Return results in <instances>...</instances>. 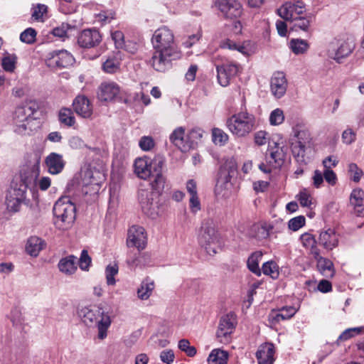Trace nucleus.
<instances>
[{"mask_svg":"<svg viewBox=\"0 0 364 364\" xmlns=\"http://www.w3.org/2000/svg\"><path fill=\"white\" fill-rule=\"evenodd\" d=\"M38 176V173L33 168L25 167L14 178L6 196L5 204L8 211L18 212L22 205L29 204L28 191L33 192Z\"/></svg>","mask_w":364,"mask_h":364,"instance_id":"f257e3e1","label":"nucleus"},{"mask_svg":"<svg viewBox=\"0 0 364 364\" xmlns=\"http://www.w3.org/2000/svg\"><path fill=\"white\" fill-rule=\"evenodd\" d=\"M151 186L154 191L141 189L139 192V201L142 211L146 215L155 218L159 214L158 198L165 188L166 178L163 173L154 175Z\"/></svg>","mask_w":364,"mask_h":364,"instance_id":"f03ea898","label":"nucleus"},{"mask_svg":"<svg viewBox=\"0 0 364 364\" xmlns=\"http://www.w3.org/2000/svg\"><path fill=\"white\" fill-rule=\"evenodd\" d=\"M78 314L85 325L97 326L99 339L104 340L107 336V330L112 322L108 313L99 307L84 306L79 310Z\"/></svg>","mask_w":364,"mask_h":364,"instance_id":"7ed1b4c3","label":"nucleus"},{"mask_svg":"<svg viewBox=\"0 0 364 364\" xmlns=\"http://www.w3.org/2000/svg\"><path fill=\"white\" fill-rule=\"evenodd\" d=\"M198 243L210 255H214L221 250L223 242L212 218H207L203 222Z\"/></svg>","mask_w":364,"mask_h":364,"instance_id":"20e7f679","label":"nucleus"},{"mask_svg":"<svg viewBox=\"0 0 364 364\" xmlns=\"http://www.w3.org/2000/svg\"><path fill=\"white\" fill-rule=\"evenodd\" d=\"M75 205L69 196L60 198L53 208L55 227L62 230L69 229L75 220Z\"/></svg>","mask_w":364,"mask_h":364,"instance_id":"39448f33","label":"nucleus"},{"mask_svg":"<svg viewBox=\"0 0 364 364\" xmlns=\"http://www.w3.org/2000/svg\"><path fill=\"white\" fill-rule=\"evenodd\" d=\"M226 126L233 135L245 137L255 129L256 118L247 109H242L227 119Z\"/></svg>","mask_w":364,"mask_h":364,"instance_id":"423d86ee","label":"nucleus"},{"mask_svg":"<svg viewBox=\"0 0 364 364\" xmlns=\"http://www.w3.org/2000/svg\"><path fill=\"white\" fill-rule=\"evenodd\" d=\"M35 112V108L28 105L17 107L12 118L14 132L20 135H30L34 129Z\"/></svg>","mask_w":364,"mask_h":364,"instance_id":"0eeeda50","label":"nucleus"},{"mask_svg":"<svg viewBox=\"0 0 364 364\" xmlns=\"http://www.w3.org/2000/svg\"><path fill=\"white\" fill-rule=\"evenodd\" d=\"M354 48L353 39L347 35H343L333 38L328 43L327 55L330 58L339 62L342 58L348 56Z\"/></svg>","mask_w":364,"mask_h":364,"instance_id":"6e6552de","label":"nucleus"},{"mask_svg":"<svg viewBox=\"0 0 364 364\" xmlns=\"http://www.w3.org/2000/svg\"><path fill=\"white\" fill-rule=\"evenodd\" d=\"M151 41L154 49L165 52H178L175 44L173 33L166 26H162L156 30Z\"/></svg>","mask_w":364,"mask_h":364,"instance_id":"1a4fd4ad","label":"nucleus"},{"mask_svg":"<svg viewBox=\"0 0 364 364\" xmlns=\"http://www.w3.org/2000/svg\"><path fill=\"white\" fill-rule=\"evenodd\" d=\"M267 151L266 163L259 164V170L266 173H270L273 168L281 166L286 156L284 147L280 146L277 143L269 145Z\"/></svg>","mask_w":364,"mask_h":364,"instance_id":"9d476101","label":"nucleus"},{"mask_svg":"<svg viewBox=\"0 0 364 364\" xmlns=\"http://www.w3.org/2000/svg\"><path fill=\"white\" fill-rule=\"evenodd\" d=\"M237 325V316L230 312L223 316L219 321L216 331V338L218 341L224 344L229 343L231 341V335L234 332Z\"/></svg>","mask_w":364,"mask_h":364,"instance_id":"9b49d317","label":"nucleus"},{"mask_svg":"<svg viewBox=\"0 0 364 364\" xmlns=\"http://www.w3.org/2000/svg\"><path fill=\"white\" fill-rule=\"evenodd\" d=\"M180 57L179 52H165L154 49L148 64L157 72H165L171 67V61Z\"/></svg>","mask_w":364,"mask_h":364,"instance_id":"f8f14e48","label":"nucleus"},{"mask_svg":"<svg viewBox=\"0 0 364 364\" xmlns=\"http://www.w3.org/2000/svg\"><path fill=\"white\" fill-rule=\"evenodd\" d=\"M305 12V4L301 1L285 2L277 10V14L282 18L289 22Z\"/></svg>","mask_w":364,"mask_h":364,"instance_id":"ddd939ff","label":"nucleus"},{"mask_svg":"<svg viewBox=\"0 0 364 364\" xmlns=\"http://www.w3.org/2000/svg\"><path fill=\"white\" fill-rule=\"evenodd\" d=\"M73 55L65 50L48 53L46 60V65L52 69L66 68L73 65Z\"/></svg>","mask_w":364,"mask_h":364,"instance_id":"4468645a","label":"nucleus"},{"mask_svg":"<svg viewBox=\"0 0 364 364\" xmlns=\"http://www.w3.org/2000/svg\"><path fill=\"white\" fill-rule=\"evenodd\" d=\"M230 179V171H228L225 168H221L214 191L218 198L223 199L230 196L232 188Z\"/></svg>","mask_w":364,"mask_h":364,"instance_id":"2eb2a0df","label":"nucleus"},{"mask_svg":"<svg viewBox=\"0 0 364 364\" xmlns=\"http://www.w3.org/2000/svg\"><path fill=\"white\" fill-rule=\"evenodd\" d=\"M218 82L222 87H227L240 71V65L234 63H222L216 65Z\"/></svg>","mask_w":364,"mask_h":364,"instance_id":"dca6fc26","label":"nucleus"},{"mask_svg":"<svg viewBox=\"0 0 364 364\" xmlns=\"http://www.w3.org/2000/svg\"><path fill=\"white\" fill-rule=\"evenodd\" d=\"M146 233L143 227L132 225L129 229L127 240L128 247H136L139 250H142L146 247Z\"/></svg>","mask_w":364,"mask_h":364,"instance_id":"f3484780","label":"nucleus"},{"mask_svg":"<svg viewBox=\"0 0 364 364\" xmlns=\"http://www.w3.org/2000/svg\"><path fill=\"white\" fill-rule=\"evenodd\" d=\"M215 6L226 18H237L242 14V5L237 0H217Z\"/></svg>","mask_w":364,"mask_h":364,"instance_id":"a211bd4d","label":"nucleus"},{"mask_svg":"<svg viewBox=\"0 0 364 364\" xmlns=\"http://www.w3.org/2000/svg\"><path fill=\"white\" fill-rule=\"evenodd\" d=\"M288 82L283 72L274 73L270 79L271 93L277 99L283 97L287 89Z\"/></svg>","mask_w":364,"mask_h":364,"instance_id":"6ab92c4d","label":"nucleus"},{"mask_svg":"<svg viewBox=\"0 0 364 364\" xmlns=\"http://www.w3.org/2000/svg\"><path fill=\"white\" fill-rule=\"evenodd\" d=\"M102 41V36L100 32L96 29L83 30L77 38V43L82 48H93L100 44Z\"/></svg>","mask_w":364,"mask_h":364,"instance_id":"aec40b11","label":"nucleus"},{"mask_svg":"<svg viewBox=\"0 0 364 364\" xmlns=\"http://www.w3.org/2000/svg\"><path fill=\"white\" fill-rule=\"evenodd\" d=\"M73 107L76 114L82 118L89 119L92 115V105L84 95L77 96L73 100Z\"/></svg>","mask_w":364,"mask_h":364,"instance_id":"412c9836","label":"nucleus"},{"mask_svg":"<svg viewBox=\"0 0 364 364\" xmlns=\"http://www.w3.org/2000/svg\"><path fill=\"white\" fill-rule=\"evenodd\" d=\"M45 164L49 173L56 175L62 172L65 161L63 155L52 152L46 157Z\"/></svg>","mask_w":364,"mask_h":364,"instance_id":"4be33fe9","label":"nucleus"},{"mask_svg":"<svg viewBox=\"0 0 364 364\" xmlns=\"http://www.w3.org/2000/svg\"><path fill=\"white\" fill-rule=\"evenodd\" d=\"M119 85L114 82H104L101 83L98 90V98L101 101H112L119 93Z\"/></svg>","mask_w":364,"mask_h":364,"instance_id":"5701e85b","label":"nucleus"},{"mask_svg":"<svg viewBox=\"0 0 364 364\" xmlns=\"http://www.w3.org/2000/svg\"><path fill=\"white\" fill-rule=\"evenodd\" d=\"M170 141L182 152L190 150V145L188 143L187 135L185 133V128L182 127L175 129L169 136Z\"/></svg>","mask_w":364,"mask_h":364,"instance_id":"b1692460","label":"nucleus"},{"mask_svg":"<svg viewBox=\"0 0 364 364\" xmlns=\"http://www.w3.org/2000/svg\"><path fill=\"white\" fill-rule=\"evenodd\" d=\"M318 243L327 250H332L338 246V236L333 229L328 228L320 232Z\"/></svg>","mask_w":364,"mask_h":364,"instance_id":"393cba45","label":"nucleus"},{"mask_svg":"<svg viewBox=\"0 0 364 364\" xmlns=\"http://www.w3.org/2000/svg\"><path fill=\"white\" fill-rule=\"evenodd\" d=\"M274 347L269 343H264L259 346L256 357L258 364H273L274 361Z\"/></svg>","mask_w":364,"mask_h":364,"instance_id":"a878e982","label":"nucleus"},{"mask_svg":"<svg viewBox=\"0 0 364 364\" xmlns=\"http://www.w3.org/2000/svg\"><path fill=\"white\" fill-rule=\"evenodd\" d=\"M272 226L267 222H259L254 224L249 232L251 237L257 240H262L267 239L269 235V232Z\"/></svg>","mask_w":364,"mask_h":364,"instance_id":"bb28decb","label":"nucleus"},{"mask_svg":"<svg viewBox=\"0 0 364 364\" xmlns=\"http://www.w3.org/2000/svg\"><path fill=\"white\" fill-rule=\"evenodd\" d=\"M135 174L141 179H147L151 176L149 169V159L147 157H139L135 159L134 163Z\"/></svg>","mask_w":364,"mask_h":364,"instance_id":"cd10ccee","label":"nucleus"},{"mask_svg":"<svg viewBox=\"0 0 364 364\" xmlns=\"http://www.w3.org/2000/svg\"><path fill=\"white\" fill-rule=\"evenodd\" d=\"M45 245L46 244L41 238L37 236H31L26 243V252L32 257H37Z\"/></svg>","mask_w":364,"mask_h":364,"instance_id":"c85d7f7f","label":"nucleus"},{"mask_svg":"<svg viewBox=\"0 0 364 364\" xmlns=\"http://www.w3.org/2000/svg\"><path fill=\"white\" fill-rule=\"evenodd\" d=\"M154 282L149 278L144 279L137 289L138 298L141 300L148 299L154 289Z\"/></svg>","mask_w":364,"mask_h":364,"instance_id":"c756f323","label":"nucleus"},{"mask_svg":"<svg viewBox=\"0 0 364 364\" xmlns=\"http://www.w3.org/2000/svg\"><path fill=\"white\" fill-rule=\"evenodd\" d=\"M312 20L313 17L311 15H305L304 16L302 15L299 16V17H296L291 21L292 23L291 29L295 31H308Z\"/></svg>","mask_w":364,"mask_h":364,"instance_id":"7c9ffc66","label":"nucleus"},{"mask_svg":"<svg viewBox=\"0 0 364 364\" xmlns=\"http://www.w3.org/2000/svg\"><path fill=\"white\" fill-rule=\"evenodd\" d=\"M291 149L294 157L297 162L304 164H307L308 159L306 157V145H301V142L299 141H291Z\"/></svg>","mask_w":364,"mask_h":364,"instance_id":"2f4dec72","label":"nucleus"},{"mask_svg":"<svg viewBox=\"0 0 364 364\" xmlns=\"http://www.w3.org/2000/svg\"><path fill=\"white\" fill-rule=\"evenodd\" d=\"M363 192L360 189H355L352 191L350 196V205L353 206L355 210L361 214L364 212L363 206Z\"/></svg>","mask_w":364,"mask_h":364,"instance_id":"473e14b6","label":"nucleus"},{"mask_svg":"<svg viewBox=\"0 0 364 364\" xmlns=\"http://www.w3.org/2000/svg\"><path fill=\"white\" fill-rule=\"evenodd\" d=\"M76 257L74 256H70L68 257L63 258L58 263V268L60 272L66 274H73L77 267L75 265Z\"/></svg>","mask_w":364,"mask_h":364,"instance_id":"72a5a7b5","label":"nucleus"},{"mask_svg":"<svg viewBox=\"0 0 364 364\" xmlns=\"http://www.w3.org/2000/svg\"><path fill=\"white\" fill-rule=\"evenodd\" d=\"M318 271L326 277H333L335 274L333 262L327 258H319L317 261Z\"/></svg>","mask_w":364,"mask_h":364,"instance_id":"f704fd0d","label":"nucleus"},{"mask_svg":"<svg viewBox=\"0 0 364 364\" xmlns=\"http://www.w3.org/2000/svg\"><path fill=\"white\" fill-rule=\"evenodd\" d=\"M228 353L227 351L216 348L213 349L208 358V364H227Z\"/></svg>","mask_w":364,"mask_h":364,"instance_id":"c9c22d12","label":"nucleus"},{"mask_svg":"<svg viewBox=\"0 0 364 364\" xmlns=\"http://www.w3.org/2000/svg\"><path fill=\"white\" fill-rule=\"evenodd\" d=\"M262 257V253L257 251L253 252L248 258L247 265L250 272L257 276L261 275V269L259 267V263Z\"/></svg>","mask_w":364,"mask_h":364,"instance_id":"e433bc0d","label":"nucleus"},{"mask_svg":"<svg viewBox=\"0 0 364 364\" xmlns=\"http://www.w3.org/2000/svg\"><path fill=\"white\" fill-rule=\"evenodd\" d=\"M60 122L68 127H72L75 123L73 111L68 108H62L58 114Z\"/></svg>","mask_w":364,"mask_h":364,"instance_id":"4c0bfd02","label":"nucleus"},{"mask_svg":"<svg viewBox=\"0 0 364 364\" xmlns=\"http://www.w3.org/2000/svg\"><path fill=\"white\" fill-rule=\"evenodd\" d=\"M164 165V158L160 155L156 156L151 161H149V169H151V174L157 175V173H163Z\"/></svg>","mask_w":364,"mask_h":364,"instance_id":"58836bf2","label":"nucleus"},{"mask_svg":"<svg viewBox=\"0 0 364 364\" xmlns=\"http://www.w3.org/2000/svg\"><path fill=\"white\" fill-rule=\"evenodd\" d=\"M229 136L221 129H212V140L215 145L224 146L228 141Z\"/></svg>","mask_w":364,"mask_h":364,"instance_id":"ea45409f","label":"nucleus"},{"mask_svg":"<svg viewBox=\"0 0 364 364\" xmlns=\"http://www.w3.org/2000/svg\"><path fill=\"white\" fill-rule=\"evenodd\" d=\"M262 271L264 274L270 276L272 279H277L279 276V267L274 261L264 262Z\"/></svg>","mask_w":364,"mask_h":364,"instance_id":"a19ab883","label":"nucleus"},{"mask_svg":"<svg viewBox=\"0 0 364 364\" xmlns=\"http://www.w3.org/2000/svg\"><path fill=\"white\" fill-rule=\"evenodd\" d=\"M363 333H364V326L350 328L346 329L339 336L338 341H347L357 335H360Z\"/></svg>","mask_w":364,"mask_h":364,"instance_id":"79ce46f5","label":"nucleus"},{"mask_svg":"<svg viewBox=\"0 0 364 364\" xmlns=\"http://www.w3.org/2000/svg\"><path fill=\"white\" fill-rule=\"evenodd\" d=\"M284 118L283 110L279 108H277L271 112L269 120L271 125L278 126L284 122Z\"/></svg>","mask_w":364,"mask_h":364,"instance_id":"37998d69","label":"nucleus"},{"mask_svg":"<svg viewBox=\"0 0 364 364\" xmlns=\"http://www.w3.org/2000/svg\"><path fill=\"white\" fill-rule=\"evenodd\" d=\"M290 45L292 51L295 54H302L309 48V45L304 40L292 39Z\"/></svg>","mask_w":364,"mask_h":364,"instance_id":"c03bdc74","label":"nucleus"},{"mask_svg":"<svg viewBox=\"0 0 364 364\" xmlns=\"http://www.w3.org/2000/svg\"><path fill=\"white\" fill-rule=\"evenodd\" d=\"M311 141L310 134L306 130H298L294 132L291 141H299L301 145L307 146Z\"/></svg>","mask_w":364,"mask_h":364,"instance_id":"a18cd8bd","label":"nucleus"},{"mask_svg":"<svg viewBox=\"0 0 364 364\" xmlns=\"http://www.w3.org/2000/svg\"><path fill=\"white\" fill-rule=\"evenodd\" d=\"M220 47L222 48L225 49H229L231 50H237L242 53H245L246 48L245 46L237 44L235 42L230 40V39H225L221 41L220 43Z\"/></svg>","mask_w":364,"mask_h":364,"instance_id":"49530a36","label":"nucleus"},{"mask_svg":"<svg viewBox=\"0 0 364 364\" xmlns=\"http://www.w3.org/2000/svg\"><path fill=\"white\" fill-rule=\"evenodd\" d=\"M36 31L32 28H28L20 35V40L27 44H32L35 42Z\"/></svg>","mask_w":364,"mask_h":364,"instance_id":"de8ad7c7","label":"nucleus"},{"mask_svg":"<svg viewBox=\"0 0 364 364\" xmlns=\"http://www.w3.org/2000/svg\"><path fill=\"white\" fill-rule=\"evenodd\" d=\"M296 312V310L293 306H285L279 310L277 314L276 318L277 321H284L291 318Z\"/></svg>","mask_w":364,"mask_h":364,"instance_id":"09e8293b","label":"nucleus"},{"mask_svg":"<svg viewBox=\"0 0 364 364\" xmlns=\"http://www.w3.org/2000/svg\"><path fill=\"white\" fill-rule=\"evenodd\" d=\"M202 132L200 129H193L187 134L188 143L190 145V149L194 148L198 141L202 138Z\"/></svg>","mask_w":364,"mask_h":364,"instance_id":"8fccbe9b","label":"nucleus"},{"mask_svg":"<svg viewBox=\"0 0 364 364\" xmlns=\"http://www.w3.org/2000/svg\"><path fill=\"white\" fill-rule=\"evenodd\" d=\"M118 266L117 264L108 265L105 269L106 279L108 285H114L116 283L114 276L118 273Z\"/></svg>","mask_w":364,"mask_h":364,"instance_id":"3c124183","label":"nucleus"},{"mask_svg":"<svg viewBox=\"0 0 364 364\" xmlns=\"http://www.w3.org/2000/svg\"><path fill=\"white\" fill-rule=\"evenodd\" d=\"M139 146L141 150L149 151L154 147L155 141L151 136H144L139 139Z\"/></svg>","mask_w":364,"mask_h":364,"instance_id":"603ef678","label":"nucleus"},{"mask_svg":"<svg viewBox=\"0 0 364 364\" xmlns=\"http://www.w3.org/2000/svg\"><path fill=\"white\" fill-rule=\"evenodd\" d=\"M298 200L303 207H310L312 205V197L306 189H304L299 193Z\"/></svg>","mask_w":364,"mask_h":364,"instance_id":"864d4df0","label":"nucleus"},{"mask_svg":"<svg viewBox=\"0 0 364 364\" xmlns=\"http://www.w3.org/2000/svg\"><path fill=\"white\" fill-rule=\"evenodd\" d=\"M341 139L344 144H351L356 139V133L351 128H347L343 132Z\"/></svg>","mask_w":364,"mask_h":364,"instance_id":"5fc2aeb1","label":"nucleus"},{"mask_svg":"<svg viewBox=\"0 0 364 364\" xmlns=\"http://www.w3.org/2000/svg\"><path fill=\"white\" fill-rule=\"evenodd\" d=\"M91 257L87 250H83L79 259V266L82 270L87 271L91 264Z\"/></svg>","mask_w":364,"mask_h":364,"instance_id":"6e6d98bb","label":"nucleus"},{"mask_svg":"<svg viewBox=\"0 0 364 364\" xmlns=\"http://www.w3.org/2000/svg\"><path fill=\"white\" fill-rule=\"evenodd\" d=\"M348 171L352 176V180L354 182H359L362 175L363 174V171L358 168L356 164L351 163L348 165Z\"/></svg>","mask_w":364,"mask_h":364,"instance_id":"4d7b16f0","label":"nucleus"},{"mask_svg":"<svg viewBox=\"0 0 364 364\" xmlns=\"http://www.w3.org/2000/svg\"><path fill=\"white\" fill-rule=\"evenodd\" d=\"M103 70L108 73H114L119 68V62L115 59H107L102 65Z\"/></svg>","mask_w":364,"mask_h":364,"instance_id":"13d9d810","label":"nucleus"},{"mask_svg":"<svg viewBox=\"0 0 364 364\" xmlns=\"http://www.w3.org/2000/svg\"><path fill=\"white\" fill-rule=\"evenodd\" d=\"M16 57L6 56L2 58L1 65L4 70L13 72L15 69Z\"/></svg>","mask_w":364,"mask_h":364,"instance_id":"bf43d9fd","label":"nucleus"},{"mask_svg":"<svg viewBox=\"0 0 364 364\" xmlns=\"http://www.w3.org/2000/svg\"><path fill=\"white\" fill-rule=\"evenodd\" d=\"M305 224V218L304 216H297L291 219L289 222V228L296 231Z\"/></svg>","mask_w":364,"mask_h":364,"instance_id":"052dcab7","label":"nucleus"},{"mask_svg":"<svg viewBox=\"0 0 364 364\" xmlns=\"http://www.w3.org/2000/svg\"><path fill=\"white\" fill-rule=\"evenodd\" d=\"M33 9L32 18L36 21L42 20L43 15L47 12V6L44 4H38Z\"/></svg>","mask_w":364,"mask_h":364,"instance_id":"680f3d73","label":"nucleus"},{"mask_svg":"<svg viewBox=\"0 0 364 364\" xmlns=\"http://www.w3.org/2000/svg\"><path fill=\"white\" fill-rule=\"evenodd\" d=\"M68 144L73 149H82L87 147V144L79 136H74L70 138Z\"/></svg>","mask_w":364,"mask_h":364,"instance_id":"e2e57ef3","label":"nucleus"},{"mask_svg":"<svg viewBox=\"0 0 364 364\" xmlns=\"http://www.w3.org/2000/svg\"><path fill=\"white\" fill-rule=\"evenodd\" d=\"M323 175V178L329 185H336L337 182V176L336 173L332 170V168L324 169Z\"/></svg>","mask_w":364,"mask_h":364,"instance_id":"0e129e2a","label":"nucleus"},{"mask_svg":"<svg viewBox=\"0 0 364 364\" xmlns=\"http://www.w3.org/2000/svg\"><path fill=\"white\" fill-rule=\"evenodd\" d=\"M268 133L265 131L260 130L254 134V141L258 146H263L267 141Z\"/></svg>","mask_w":364,"mask_h":364,"instance_id":"69168bd1","label":"nucleus"},{"mask_svg":"<svg viewBox=\"0 0 364 364\" xmlns=\"http://www.w3.org/2000/svg\"><path fill=\"white\" fill-rule=\"evenodd\" d=\"M112 38L114 41L117 48H123L124 46V34L120 31L112 33Z\"/></svg>","mask_w":364,"mask_h":364,"instance_id":"338daca9","label":"nucleus"},{"mask_svg":"<svg viewBox=\"0 0 364 364\" xmlns=\"http://www.w3.org/2000/svg\"><path fill=\"white\" fill-rule=\"evenodd\" d=\"M174 353L172 350H164L160 354L161 361L166 364H171L174 360Z\"/></svg>","mask_w":364,"mask_h":364,"instance_id":"774afa93","label":"nucleus"}]
</instances>
